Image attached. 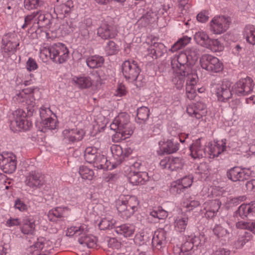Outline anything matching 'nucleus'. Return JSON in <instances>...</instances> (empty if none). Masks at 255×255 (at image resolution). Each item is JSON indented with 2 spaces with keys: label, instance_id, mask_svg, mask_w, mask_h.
Wrapping results in <instances>:
<instances>
[{
  "label": "nucleus",
  "instance_id": "1",
  "mask_svg": "<svg viewBox=\"0 0 255 255\" xmlns=\"http://www.w3.org/2000/svg\"><path fill=\"white\" fill-rule=\"evenodd\" d=\"M139 201L134 196L123 195L116 202L119 216L123 220L130 218L137 210Z\"/></svg>",
  "mask_w": 255,
  "mask_h": 255
},
{
  "label": "nucleus",
  "instance_id": "2",
  "mask_svg": "<svg viewBox=\"0 0 255 255\" xmlns=\"http://www.w3.org/2000/svg\"><path fill=\"white\" fill-rule=\"evenodd\" d=\"M89 231L87 225L80 224L68 228L66 235L69 236H80L78 241L83 247L93 248L96 245L97 239L95 237L88 234Z\"/></svg>",
  "mask_w": 255,
  "mask_h": 255
},
{
  "label": "nucleus",
  "instance_id": "3",
  "mask_svg": "<svg viewBox=\"0 0 255 255\" xmlns=\"http://www.w3.org/2000/svg\"><path fill=\"white\" fill-rule=\"evenodd\" d=\"M122 73L127 80L130 82H135L137 87L143 85L144 81L141 79L139 73L141 69L137 62L133 60H128L124 61L122 65Z\"/></svg>",
  "mask_w": 255,
  "mask_h": 255
},
{
  "label": "nucleus",
  "instance_id": "4",
  "mask_svg": "<svg viewBox=\"0 0 255 255\" xmlns=\"http://www.w3.org/2000/svg\"><path fill=\"white\" fill-rule=\"evenodd\" d=\"M255 86L253 80L250 77L240 79L233 86V92L238 96H245L252 93Z\"/></svg>",
  "mask_w": 255,
  "mask_h": 255
},
{
  "label": "nucleus",
  "instance_id": "5",
  "mask_svg": "<svg viewBox=\"0 0 255 255\" xmlns=\"http://www.w3.org/2000/svg\"><path fill=\"white\" fill-rule=\"evenodd\" d=\"M201 67L206 70L214 73H218L223 69V64L219 59L209 54H204L200 58Z\"/></svg>",
  "mask_w": 255,
  "mask_h": 255
},
{
  "label": "nucleus",
  "instance_id": "6",
  "mask_svg": "<svg viewBox=\"0 0 255 255\" xmlns=\"http://www.w3.org/2000/svg\"><path fill=\"white\" fill-rule=\"evenodd\" d=\"M74 10V5L72 0H57L54 3V13L60 18L70 16Z\"/></svg>",
  "mask_w": 255,
  "mask_h": 255
},
{
  "label": "nucleus",
  "instance_id": "7",
  "mask_svg": "<svg viewBox=\"0 0 255 255\" xmlns=\"http://www.w3.org/2000/svg\"><path fill=\"white\" fill-rule=\"evenodd\" d=\"M191 64H192L184 52H181L174 57L171 62L172 69L178 73L190 72Z\"/></svg>",
  "mask_w": 255,
  "mask_h": 255
},
{
  "label": "nucleus",
  "instance_id": "8",
  "mask_svg": "<svg viewBox=\"0 0 255 255\" xmlns=\"http://www.w3.org/2000/svg\"><path fill=\"white\" fill-rule=\"evenodd\" d=\"M0 167L5 173H12L16 168V156L11 153H4L1 154Z\"/></svg>",
  "mask_w": 255,
  "mask_h": 255
},
{
  "label": "nucleus",
  "instance_id": "9",
  "mask_svg": "<svg viewBox=\"0 0 255 255\" xmlns=\"http://www.w3.org/2000/svg\"><path fill=\"white\" fill-rule=\"evenodd\" d=\"M251 172L246 168H242L238 166L231 168L227 172L228 178L233 182L243 181L248 180Z\"/></svg>",
  "mask_w": 255,
  "mask_h": 255
},
{
  "label": "nucleus",
  "instance_id": "10",
  "mask_svg": "<svg viewBox=\"0 0 255 255\" xmlns=\"http://www.w3.org/2000/svg\"><path fill=\"white\" fill-rule=\"evenodd\" d=\"M230 21L224 16L214 17L210 22L211 31L217 34L225 32L229 28Z\"/></svg>",
  "mask_w": 255,
  "mask_h": 255
},
{
  "label": "nucleus",
  "instance_id": "11",
  "mask_svg": "<svg viewBox=\"0 0 255 255\" xmlns=\"http://www.w3.org/2000/svg\"><path fill=\"white\" fill-rule=\"evenodd\" d=\"M38 11L39 13L37 15V23L41 26H45L49 29L52 33L55 34L56 32L59 29V24L54 23V20L50 14L44 13L40 10Z\"/></svg>",
  "mask_w": 255,
  "mask_h": 255
},
{
  "label": "nucleus",
  "instance_id": "12",
  "mask_svg": "<svg viewBox=\"0 0 255 255\" xmlns=\"http://www.w3.org/2000/svg\"><path fill=\"white\" fill-rule=\"evenodd\" d=\"M186 112L190 116L200 119L206 115L207 106L204 103L198 101L188 105L186 108Z\"/></svg>",
  "mask_w": 255,
  "mask_h": 255
},
{
  "label": "nucleus",
  "instance_id": "13",
  "mask_svg": "<svg viewBox=\"0 0 255 255\" xmlns=\"http://www.w3.org/2000/svg\"><path fill=\"white\" fill-rule=\"evenodd\" d=\"M155 38L151 41V45L147 49V55L152 58L160 57L166 52L165 46L162 43L154 41Z\"/></svg>",
  "mask_w": 255,
  "mask_h": 255
},
{
  "label": "nucleus",
  "instance_id": "14",
  "mask_svg": "<svg viewBox=\"0 0 255 255\" xmlns=\"http://www.w3.org/2000/svg\"><path fill=\"white\" fill-rule=\"evenodd\" d=\"M97 34L102 39L108 40L115 38L117 32L113 25L103 22L98 28Z\"/></svg>",
  "mask_w": 255,
  "mask_h": 255
},
{
  "label": "nucleus",
  "instance_id": "15",
  "mask_svg": "<svg viewBox=\"0 0 255 255\" xmlns=\"http://www.w3.org/2000/svg\"><path fill=\"white\" fill-rule=\"evenodd\" d=\"M25 183L30 188H38L44 184V181L40 173L31 171L26 176Z\"/></svg>",
  "mask_w": 255,
  "mask_h": 255
},
{
  "label": "nucleus",
  "instance_id": "16",
  "mask_svg": "<svg viewBox=\"0 0 255 255\" xmlns=\"http://www.w3.org/2000/svg\"><path fill=\"white\" fill-rule=\"evenodd\" d=\"M228 84H218L215 88V92L218 100L222 102H226L232 97V94Z\"/></svg>",
  "mask_w": 255,
  "mask_h": 255
},
{
  "label": "nucleus",
  "instance_id": "17",
  "mask_svg": "<svg viewBox=\"0 0 255 255\" xmlns=\"http://www.w3.org/2000/svg\"><path fill=\"white\" fill-rule=\"evenodd\" d=\"M181 137H175L168 139L163 142V146L162 147L163 152L167 154H172L177 152L179 149L180 143L184 142Z\"/></svg>",
  "mask_w": 255,
  "mask_h": 255
},
{
  "label": "nucleus",
  "instance_id": "18",
  "mask_svg": "<svg viewBox=\"0 0 255 255\" xmlns=\"http://www.w3.org/2000/svg\"><path fill=\"white\" fill-rule=\"evenodd\" d=\"M166 232L162 229L155 232L152 240V245L154 248L160 250L166 244Z\"/></svg>",
  "mask_w": 255,
  "mask_h": 255
},
{
  "label": "nucleus",
  "instance_id": "19",
  "mask_svg": "<svg viewBox=\"0 0 255 255\" xmlns=\"http://www.w3.org/2000/svg\"><path fill=\"white\" fill-rule=\"evenodd\" d=\"M190 155L194 158H200L207 155L206 149L201 144L200 138L194 141L190 146Z\"/></svg>",
  "mask_w": 255,
  "mask_h": 255
},
{
  "label": "nucleus",
  "instance_id": "20",
  "mask_svg": "<svg viewBox=\"0 0 255 255\" xmlns=\"http://www.w3.org/2000/svg\"><path fill=\"white\" fill-rule=\"evenodd\" d=\"M63 134L64 138L75 142L82 139L84 132L82 128H66L63 130Z\"/></svg>",
  "mask_w": 255,
  "mask_h": 255
},
{
  "label": "nucleus",
  "instance_id": "21",
  "mask_svg": "<svg viewBox=\"0 0 255 255\" xmlns=\"http://www.w3.org/2000/svg\"><path fill=\"white\" fill-rule=\"evenodd\" d=\"M149 180L146 172H133L128 176V181L133 185H143Z\"/></svg>",
  "mask_w": 255,
  "mask_h": 255
},
{
  "label": "nucleus",
  "instance_id": "22",
  "mask_svg": "<svg viewBox=\"0 0 255 255\" xmlns=\"http://www.w3.org/2000/svg\"><path fill=\"white\" fill-rule=\"evenodd\" d=\"M158 12L151 9L140 18L139 22L142 26L146 27L149 24L155 22L158 19Z\"/></svg>",
  "mask_w": 255,
  "mask_h": 255
},
{
  "label": "nucleus",
  "instance_id": "23",
  "mask_svg": "<svg viewBox=\"0 0 255 255\" xmlns=\"http://www.w3.org/2000/svg\"><path fill=\"white\" fill-rule=\"evenodd\" d=\"M114 129L115 133L112 135V140L114 142H119L122 140L128 138L133 133V130L129 128H111Z\"/></svg>",
  "mask_w": 255,
  "mask_h": 255
},
{
  "label": "nucleus",
  "instance_id": "24",
  "mask_svg": "<svg viewBox=\"0 0 255 255\" xmlns=\"http://www.w3.org/2000/svg\"><path fill=\"white\" fill-rule=\"evenodd\" d=\"M253 213H255V202L249 204H242L235 212V216L244 219L250 214Z\"/></svg>",
  "mask_w": 255,
  "mask_h": 255
},
{
  "label": "nucleus",
  "instance_id": "25",
  "mask_svg": "<svg viewBox=\"0 0 255 255\" xmlns=\"http://www.w3.org/2000/svg\"><path fill=\"white\" fill-rule=\"evenodd\" d=\"M115 228L117 234L122 235L126 238L132 237L135 229L134 225L132 224H124Z\"/></svg>",
  "mask_w": 255,
  "mask_h": 255
},
{
  "label": "nucleus",
  "instance_id": "26",
  "mask_svg": "<svg viewBox=\"0 0 255 255\" xmlns=\"http://www.w3.org/2000/svg\"><path fill=\"white\" fill-rule=\"evenodd\" d=\"M226 142L224 140H222L221 143L215 142L213 144L211 143L208 147L209 153L213 157H218L220 154L227 150Z\"/></svg>",
  "mask_w": 255,
  "mask_h": 255
},
{
  "label": "nucleus",
  "instance_id": "27",
  "mask_svg": "<svg viewBox=\"0 0 255 255\" xmlns=\"http://www.w3.org/2000/svg\"><path fill=\"white\" fill-rule=\"evenodd\" d=\"M86 64L91 69H96L101 67L104 62V57L99 55H94L88 56L86 58Z\"/></svg>",
  "mask_w": 255,
  "mask_h": 255
},
{
  "label": "nucleus",
  "instance_id": "28",
  "mask_svg": "<svg viewBox=\"0 0 255 255\" xmlns=\"http://www.w3.org/2000/svg\"><path fill=\"white\" fill-rule=\"evenodd\" d=\"M77 20L75 18H71L66 20L60 26L57 30H61L62 34H68L72 32L76 27Z\"/></svg>",
  "mask_w": 255,
  "mask_h": 255
},
{
  "label": "nucleus",
  "instance_id": "29",
  "mask_svg": "<svg viewBox=\"0 0 255 255\" xmlns=\"http://www.w3.org/2000/svg\"><path fill=\"white\" fill-rule=\"evenodd\" d=\"M72 81L80 89H87L92 85L93 80L89 76H75Z\"/></svg>",
  "mask_w": 255,
  "mask_h": 255
},
{
  "label": "nucleus",
  "instance_id": "30",
  "mask_svg": "<svg viewBox=\"0 0 255 255\" xmlns=\"http://www.w3.org/2000/svg\"><path fill=\"white\" fill-rule=\"evenodd\" d=\"M35 228V221L32 219L25 218L22 221L21 231L24 234H33Z\"/></svg>",
  "mask_w": 255,
  "mask_h": 255
},
{
  "label": "nucleus",
  "instance_id": "31",
  "mask_svg": "<svg viewBox=\"0 0 255 255\" xmlns=\"http://www.w3.org/2000/svg\"><path fill=\"white\" fill-rule=\"evenodd\" d=\"M231 229L229 226L224 227L221 225H216L213 229V233L218 238L225 240L229 237Z\"/></svg>",
  "mask_w": 255,
  "mask_h": 255
},
{
  "label": "nucleus",
  "instance_id": "32",
  "mask_svg": "<svg viewBox=\"0 0 255 255\" xmlns=\"http://www.w3.org/2000/svg\"><path fill=\"white\" fill-rule=\"evenodd\" d=\"M129 123V116L126 113H120L114 120L113 124L118 128H125Z\"/></svg>",
  "mask_w": 255,
  "mask_h": 255
},
{
  "label": "nucleus",
  "instance_id": "33",
  "mask_svg": "<svg viewBox=\"0 0 255 255\" xmlns=\"http://www.w3.org/2000/svg\"><path fill=\"white\" fill-rule=\"evenodd\" d=\"M46 110V108L44 106H42L39 109V114L41 118L42 119L45 118L43 123L44 128H56L57 121L52 118H45Z\"/></svg>",
  "mask_w": 255,
  "mask_h": 255
},
{
  "label": "nucleus",
  "instance_id": "34",
  "mask_svg": "<svg viewBox=\"0 0 255 255\" xmlns=\"http://www.w3.org/2000/svg\"><path fill=\"white\" fill-rule=\"evenodd\" d=\"M114 158L116 160L115 164H120L124 161L123 149L119 145L114 144L111 147Z\"/></svg>",
  "mask_w": 255,
  "mask_h": 255
},
{
  "label": "nucleus",
  "instance_id": "35",
  "mask_svg": "<svg viewBox=\"0 0 255 255\" xmlns=\"http://www.w3.org/2000/svg\"><path fill=\"white\" fill-rule=\"evenodd\" d=\"M2 41L4 45L3 51L5 53H14L16 51L17 47L19 45V42L14 39L6 40L5 41V39L3 38Z\"/></svg>",
  "mask_w": 255,
  "mask_h": 255
},
{
  "label": "nucleus",
  "instance_id": "36",
  "mask_svg": "<svg viewBox=\"0 0 255 255\" xmlns=\"http://www.w3.org/2000/svg\"><path fill=\"white\" fill-rule=\"evenodd\" d=\"M191 37L187 36H183L181 38H179L174 44H173L169 49L172 52L177 51L178 50L184 47L191 41Z\"/></svg>",
  "mask_w": 255,
  "mask_h": 255
},
{
  "label": "nucleus",
  "instance_id": "37",
  "mask_svg": "<svg viewBox=\"0 0 255 255\" xmlns=\"http://www.w3.org/2000/svg\"><path fill=\"white\" fill-rule=\"evenodd\" d=\"M247 41L251 44H255V27L253 25H248L245 27L244 34Z\"/></svg>",
  "mask_w": 255,
  "mask_h": 255
},
{
  "label": "nucleus",
  "instance_id": "38",
  "mask_svg": "<svg viewBox=\"0 0 255 255\" xmlns=\"http://www.w3.org/2000/svg\"><path fill=\"white\" fill-rule=\"evenodd\" d=\"M149 116V109L144 106L141 107L137 109L136 117L135 120L137 123H144L148 120Z\"/></svg>",
  "mask_w": 255,
  "mask_h": 255
},
{
  "label": "nucleus",
  "instance_id": "39",
  "mask_svg": "<svg viewBox=\"0 0 255 255\" xmlns=\"http://www.w3.org/2000/svg\"><path fill=\"white\" fill-rule=\"evenodd\" d=\"M194 40L198 44L206 47L209 45L210 39L208 35L203 31L196 32L194 37Z\"/></svg>",
  "mask_w": 255,
  "mask_h": 255
},
{
  "label": "nucleus",
  "instance_id": "40",
  "mask_svg": "<svg viewBox=\"0 0 255 255\" xmlns=\"http://www.w3.org/2000/svg\"><path fill=\"white\" fill-rule=\"evenodd\" d=\"M95 166L98 169L104 170L108 169L110 162L108 161L107 157L103 155L99 154L95 159V161H93Z\"/></svg>",
  "mask_w": 255,
  "mask_h": 255
},
{
  "label": "nucleus",
  "instance_id": "41",
  "mask_svg": "<svg viewBox=\"0 0 255 255\" xmlns=\"http://www.w3.org/2000/svg\"><path fill=\"white\" fill-rule=\"evenodd\" d=\"M97 148L95 147H88L85 150L84 157L86 161L89 163H92L98 156L97 155Z\"/></svg>",
  "mask_w": 255,
  "mask_h": 255
},
{
  "label": "nucleus",
  "instance_id": "42",
  "mask_svg": "<svg viewBox=\"0 0 255 255\" xmlns=\"http://www.w3.org/2000/svg\"><path fill=\"white\" fill-rule=\"evenodd\" d=\"M184 165V160L180 157H170V165L168 169L171 171H176L182 169Z\"/></svg>",
  "mask_w": 255,
  "mask_h": 255
},
{
  "label": "nucleus",
  "instance_id": "43",
  "mask_svg": "<svg viewBox=\"0 0 255 255\" xmlns=\"http://www.w3.org/2000/svg\"><path fill=\"white\" fill-rule=\"evenodd\" d=\"M65 210L61 207H57L49 211L48 218L50 221H55L56 219L64 217Z\"/></svg>",
  "mask_w": 255,
  "mask_h": 255
},
{
  "label": "nucleus",
  "instance_id": "44",
  "mask_svg": "<svg viewBox=\"0 0 255 255\" xmlns=\"http://www.w3.org/2000/svg\"><path fill=\"white\" fill-rule=\"evenodd\" d=\"M184 53L192 64L197 61L199 56V50L194 46L187 48Z\"/></svg>",
  "mask_w": 255,
  "mask_h": 255
},
{
  "label": "nucleus",
  "instance_id": "45",
  "mask_svg": "<svg viewBox=\"0 0 255 255\" xmlns=\"http://www.w3.org/2000/svg\"><path fill=\"white\" fill-rule=\"evenodd\" d=\"M43 4V0H24V7L28 10L37 9Z\"/></svg>",
  "mask_w": 255,
  "mask_h": 255
},
{
  "label": "nucleus",
  "instance_id": "46",
  "mask_svg": "<svg viewBox=\"0 0 255 255\" xmlns=\"http://www.w3.org/2000/svg\"><path fill=\"white\" fill-rule=\"evenodd\" d=\"M79 173L83 179L89 180H92L94 175L93 170L86 166H80Z\"/></svg>",
  "mask_w": 255,
  "mask_h": 255
},
{
  "label": "nucleus",
  "instance_id": "47",
  "mask_svg": "<svg viewBox=\"0 0 255 255\" xmlns=\"http://www.w3.org/2000/svg\"><path fill=\"white\" fill-rule=\"evenodd\" d=\"M119 50L118 45L113 40H109L105 46V50L108 55L117 54Z\"/></svg>",
  "mask_w": 255,
  "mask_h": 255
},
{
  "label": "nucleus",
  "instance_id": "48",
  "mask_svg": "<svg viewBox=\"0 0 255 255\" xmlns=\"http://www.w3.org/2000/svg\"><path fill=\"white\" fill-rule=\"evenodd\" d=\"M39 57L43 62H46L48 59L52 60V52L50 46H43L40 48Z\"/></svg>",
  "mask_w": 255,
  "mask_h": 255
},
{
  "label": "nucleus",
  "instance_id": "49",
  "mask_svg": "<svg viewBox=\"0 0 255 255\" xmlns=\"http://www.w3.org/2000/svg\"><path fill=\"white\" fill-rule=\"evenodd\" d=\"M206 48L210 49L214 52H218L222 51L224 49V46L218 39H210L209 45L206 46Z\"/></svg>",
  "mask_w": 255,
  "mask_h": 255
},
{
  "label": "nucleus",
  "instance_id": "50",
  "mask_svg": "<svg viewBox=\"0 0 255 255\" xmlns=\"http://www.w3.org/2000/svg\"><path fill=\"white\" fill-rule=\"evenodd\" d=\"M114 225V220L105 218L101 220L99 227L101 230H110L115 227Z\"/></svg>",
  "mask_w": 255,
  "mask_h": 255
},
{
  "label": "nucleus",
  "instance_id": "51",
  "mask_svg": "<svg viewBox=\"0 0 255 255\" xmlns=\"http://www.w3.org/2000/svg\"><path fill=\"white\" fill-rule=\"evenodd\" d=\"M189 240H190L193 245L194 247H201L203 246L205 243V236L202 234H199L197 236L193 237H189Z\"/></svg>",
  "mask_w": 255,
  "mask_h": 255
},
{
  "label": "nucleus",
  "instance_id": "52",
  "mask_svg": "<svg viewBox=\"0 0 255 255\" xmlns=\"http://www.w3.org/2000/svg\"><path fill=\"white\" fill-rule=\"evenodd\" d=\"M186 78V86L190 85L191 86H195L196 84V79L197 76L194 74L192 72V69H190V72L181 73Z\"/></svg>",
  "mask_w": 255,
  "mask_h": 255
},
{
  "label": "nucleus",
  "instance_id": "53",
  "mask_svg": "<svg viewBox=\"0 0 255 255\" xmlns=\"http://www.w3.org/2000/svg\"><path fill=\"white\" fill-rule=\"evenodd\" d=\"M65 44L61 43H54L50 46V49L52 52V60L57 63V55L62 50V46H64Z\"/></svg>",
  "mask_w": 255,
  "mask_h": 255
},
{
  "label": "nucleus",
  "instance_id": "54",
  "mask_svg": "<svg viewBox=\"0 0 255 255\" xmlns=\"http://www.w3.org/2000/svg\"><path fill=\"white\" fill-rule=\"evenodd\" d=\"M221 205V202L218 199H215L210 200L205 203V208H207L208 210H211L213 212L218 211Z\"/></svg>",
  "mask_w": 255,
  "mask_h": 255
},
{
  "label": "nucleus",
  "instance_id": "55",
  "mask_svg": "<svg viewBox=\"0 0 255 255\" xmlns=\"http://www.w3.org/2000/svg\"><path fill=\"white\" fill-rule=\"evenodd\" d=\"M184 189L180 183L179 181H175L172 182L170 188V192L174 194L177 195L184 192Z\"/></svg>",
  "mask_w": 255,
  "mask_h": 255
},
{
  "label": "nucleus",
  "instance_id": "56",
  "mask_svg": "<svg viewBox=\"0 0 255 255\" xmlns=\"http://www.w3.org/2000/svg\"><path fill=\"white\" fill-rule=\"evenodd\" d=\"M68 54V49L65 45H64V46H62V50L57 55V63L61 64L65 62L67 59Z\"/></svg>",
  "mask_w": 255,
  "mask_h": 255
},
{
  "label": "nucleus",
  "instance_id": "57",
  "mask_svg": "<svg viewBox=\"0 0 255 255\" xmlns=\"http://www.w3.org/2000/svg\"><path fill=\"white\" fill-rule=\"evenodd\" d=\"M193 248L194 246L191 241H187L182 245L180 248L181 253L183 255H189Z\"/></svg>",
  "mask_w": 255,
  "mask_h": 255
},
{
  "label": "nucleus",
  "instance_id": "58",
  "mask_svg": "<svg viewBox=\"0 0 255 255\" xmlns=\"http://www.w3.org/2000/svg\"><path fill=\"white\" fill-rule=\"evenodd\" d=\"M15 122L18 128H31L32 126V122L26 118H16Z\"/></svg>",
  "mask_w": 255,
  "mask_h": 255
},
{
  "label": "nucleus",
  "instance_id": "59",
  "mask_svg": "<svg viewBox=\"0 0 255 255\" xmlns=\"http://www.w3.org/2000/svg\"><path fill=\"white\" fill-rule=\"evenodd\" d=\"M188 221V218L186 216L176 220L175 227L179 232H181L185 230Z\"/></svg>",
  "mask_w": 255,
  "mask_h": 255
},
{
  "label": "nucleus",
  "instance_id": "60",
  "mask_svg": "<svg viewBox=\"0 0 255 255\" xmlns=\"http://www.w3.org/2000/svg\"><path fill=\"white\" fill-rule=\"evenodd\" d=\"M176 74L177 75L173 78L172 81L176 85V88L180 89L183 86L185 80V77L181 73L176 72Z\"/></svg>",
  "mask_w": 255,
  "mask_h": 255
},
{
  "label": "nucleus",
  "instance_id": "61",
  "mask_svg": "<svg viewBox=\"0 0 255 255\" xmlns=\"http://www.w3.org/2000/svg\"><path fill=\"white\" fill-rule=\"evenodd\" d=\"M196 88L195 86H186V93L187 97L190 100H193L196 96Z\"/></svg>",
  "mask_w": 255,
  "mask_h": 255
},
{
  "label": "nucleus",
  "instance_id": "62",
  "mask_svg": "<svg viewBox=\"0 0 255 255\" xmlns=\"http://www.w3.org/2000/svg\"><path fill=\"white\" fill-rule=\"evenodd\" d=\"M246 197L245 196H238L230 199L228 201V204L230 207H233L237 206L240 204L242 202L245 200Z\"/></svg>",
  "mask_w": 255,
  "mask_h": 255
},
{
  "label": "nucleus",
  "instance_id": "63",
  "mask_svg": "<svg viewBox=\"0 0 255 255\" xmlns=\"http://www.w3.org/2000/svg\"><path fill=\"white\" fill-rule=\"evenodd\" d=\"M180 181V183L184 190L188 187H190L192 184V180L189 177L185 176L181 179L177 180Z\"/></svg>",
  "mask_w": 255,
  "mask_h": 255
},
{
  "label": "nucleus",
  "instance_id": "64",
  "mask_svg": "<svg viewBox=\"0 0 255 255\" xmlns=\"http://www.w3.org/2000/svg\"><path fill=\"white\" fill-rule=\"evenodd\" d=\"M231 252L229 250L223 248H219L213 250L212 255H230Z\"/></svg>",
  "mask_w": 255,
  "mask_h": 255
}]
</instances>
